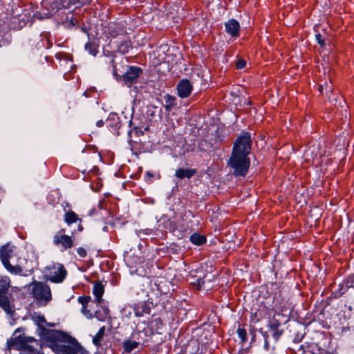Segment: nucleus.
Returning <instances> with one entry per match:
<instances>
[{"instance_id": "nucleus-29", "label": "nucleus", "mask_w": 354, "mask_h": 354, "mask_svg": "<svg viewBox=\"0 0 354 354\" xmlns=\"http://www.w3.org/2000/svg\"><path fill=\"white\" fill-rule=\"evenodd\" d=\"M89 300V297H79V301L80 303H82V306H86V305L88 303Z\"/></svg>"}, {"instance_id": "nucleus-10", "label": "nucleus", "mask_w": 354, "mask_h": 354, "mask_svg": "<svg viewBox=\"0 0 354 354\" xmlns=\"http://www.w3.org/2000/svg\"><path fill=\"white\" fill-rule=\"evenodd\" d=\"M225 30L232 37H236L239 35L240 25L238 21L231 19L225 24Z\"/></svg>"}, {"instance_id": "nucleus-18", "label": "nucleus", "mask_w": 354, "mask_h": 354, "mask_svg": "<svg viewBox=\"0 0 354 354\" xmlns=\"http://www.w3.org/2000/svg\"><path fill=\"white\" fill-rule=\"evenodd\" d=\"M105 327L102 326L100 328L97 334L93 337L92 342L94 345L99 346L101 344V341L104 336Z\"/></svg>"}, {"instance_id": "nucleus-28", "label": "nucleus", "mask_w": 354, "mask_h": 354, "mask_svg": "<svg viewBox=\"0 0 354 354\" xmlns=\"http://www.w3.org/2000/svg\"><path fill=\"white\" fill-rule=\"evenodd\" d=\"M77 252L78 255L82 258L86 257V250L81 247L78 248L77 249Z\"/></svg>"}, {"instance_id": "nucleus-11", "label": "nucleus", "mask_w": 354, "mask_h": 354, "mask_svg": "<svg viewBox=\"0 0 354 354\" xmlns=\"http://www.w3.org/2000/svg\"><path fill=\"white\" fill-rule=\"evenodd\" d=\"M76 223H77V230H74L72 233H75L77 232H80L82 231L83 226L82 225V219L78 216L77 214L72 211L68 212V226Z\"/></svg>"}, {"instance_id": "nucleus-21", "label": "nucleus", "mask_w": 354, "mask_h": 354, "mask_svg": "<svg viewBox=\"0 0 354 354\" xmlns=\"http://www.w3.org/2000/svg\"><path fill=\"white\" fill-rule=\"evenodd\" d=\"M132 268L134 269L130 270V274L131 275L136 274L139 276L144 277L147 274L146 270L145 269V267L140 266V267H132Z\"/></svg>"}, {"instance_id": "nucleus-16", "label": "nucleus", "mask_w": 354, "mask_h": 354, "mask_svg": "<svg viewBox=\"0 0 354 354\" xmlns=\"http://www.w3.org/2000/svg\"><path fill=\"white\" fill-rule=\"evenodd\" d=\"M93 292L96 297L97 301L100 302L104 293V286L101 283H95L93 288Z\"/></svg>"}, {"instance_id": "nucleus-27", "label": "nucleus", "mask_w": 354, "mask_h": 354, "mask_svg": "<svg viewBox=\"0 0 354 354\" xmlns=\"http://www.w3.org/2000/svg\"><path fill=\"white\" fill-rule=\"evenodd\" d=\"M82 312L86 318L91 319L93 317L92 313L86 309V306H82Z\"/></svg>"}, {"instance_id": "nucleus-24", "label": "nucleus", "mask_w": 354, "mask_h": 354, "mask_svg": "<svg viewBox=\"0 0 354 354\" xmlns=\"http://www.w3.org/2000/svg\"><path fill=\"white\" fill-rule=\"evenodd\" d=\"M8 270L13 274H24L22 273V268L21 267H6Z\"/></svg>"}, {"instance_id": "nucleus-25", "label": "nucleus", "mask_w": 354, "mask_h": 354, "mask_svg": "<svg viewBox=\"0 0 354 354\" xmlns=\"http://www.w3.org/2000/svg\"><path fill=\"white\" fill-rule=\"evenodd\" d=\"M246 65V62L243 58H238L236 62V67L238 69H242Z\"/></svg>"}, {"instance_id": "nucleus-22", "label": "nucleus", "mask_w": 354, "mask_h": 354, "mask_svg": "<svg viewBox=\"0 0 354 354\" xmlns=\"http://www.w3.org/2000/svg\"><path fill=\"white\" fill-rule=\"evenodd\" d=\"M85 48L92 55H95L97 53V46L94 43L88 42L86 44Z\"/></svg>"}, {"instance_id": "nucleus-19", "label": "nucleus", "mask_w": 354, "mask_h": 354, "mask_svg": "<svg viewBox=\"0 0 354 354\" xmlns=\"http://www.w3.org/2000/svg\"><path fill=\"white\" fill-rule=\"evenodd\" d=\"M139 343L133 340H126L123 342V347L125 351L131 352L134 348H137Z\"/></svg>"}, {"instance_id": "nucleus-4", "label": "nucleus", "mask_w": 354, "mask_h": 354, "mask_svg": "<svg viewBox=\"0 0 354 354\" xmlns=\"http://www.w3.org/2000/svg\"><path fill=\"white\" fill-rule=\"evenodd\" d=\"M9 287L10 279L6 277H0V306L8 314L12 312L10 301L5 295Z\"/></svg>"}, {"instance_id": "nucleus-15", "label": "nucleus", "mask_w": 354, "mask_h": 354, "mask_svg": "<svg viewBox=\"0 0 354 354\" xmlns=\"http://www.w3.org/2000/svg\"><path fill=\"white\" fill-rule=\"evenodd\" d=\"M319 91L323 94L325 91V93L328 95V98H330V93L333 91V85L330 81L329 82H326L324 84H321L319 86Z\"/></svg>"}, {"instance_id": "nucleus-37", "label": "nucleus", "mask_w": 354, "mask_h": 354, "mask_svg": "<svg viewBox=\"0 0 354 354\" xmlns=\"http://www.w3.org/2000/svg\"><path fill=\"white\" fill-rule=\"evenodd\" d=\"M65 220H66V213L64 214Z\"/></svg>"}, {"instance_id": "nucleus-36", "label": "nucleus", "mask_w": 354, "mask_h": 354, "mask_svg": "<svg viewBox=\"0 0 354 354\" xmlns=\"http://www.w3.org/2000/svg\"><path fill=\"white\" fill-rule=\"evenodd\" d=\"M39 320L41 322H44V317H39Z\"/></svg>"}, {"instance_id": "nucleus-9", "label": "nucleus", "mask_w": 354, "mask_h": 354, "mask_svg": "<svg viewBox=\"0 0 354 354\" xmlns=\"http://www.w3.org/2000/svg\"><path fill=\"white\" fill-rule=\"evenodd\" d=\"M141 71L138 67H130L124 75V81L125 84L130 86L139 77Z\"/></svg>"}, {"instance_id": "nucleus-1", "label": "nucleus", "mask_w": 354, "mask_h": 354, "mask_svg": "<svg viewBox=\"0 0 354 354\" xmlns=\"http://www.w3.org/2000/svg\"><path fill=\"white\" fill-rule=\"evenodd\" d=\"M251 150L250 135L247 132L241 133L235 140L229 165L236 176H245L250 167L248 157Z\"/></svg>"}, {"instance_id": "nucleus-12", "label": "nucleus", "mask_w": 354, "mask_h": 354, "mask_svg": "<svg viewBox=\"0 0 354 354\" xmlns=\"http://www.w3.org/2000/svg\"><path fill=\"white\" fill-rule=\"evenodd\" d=\"M19 330H16L13 334L15 337H11L8 341V346L10 348H21L25 343L24 338L21 335H17V333Z\"/></svg>"}, {"instance_id": "nucleus-2", "label": "nucleus", "mask_w": 354, "mask_h": 354, "mask_svg": "<svg viewBox=\"0 0 354 354\" xmlns=\"http://www.w3.org/2000/svg\"><path fill=\"white\" fill-rule=\"evenodd\" d=\"M162 283L165 285L166 283V281L162 279L157 278L153 280H151L149 278L143 279V290L147 292L149 297H158L162 293H166V288L163 287Z\"/></svg>"}, {"instance_id": "nucleus-6", "label": "nucleus", "mask_w": 354, "mask_h": 354, "mask_svg": "<svg viewBox=\"0 0 354 354\" xmlns=\"http://www.w3.org/2000/svg\"><path fill=\"white\" fill-rule=\"evenodd\" d=\"M193 89V86L189 80H182L177 85L178 95L181 98L187 97Z\"/></svg>"}, {"instance_id": "nucleus-34", "label": "nucleus", "mask_w": 354, "mask_h": 354, "mask_svg": "<svg viewBox=\"0 0 354 354\" xmlns=\"http://www.w3.org/2000/svg\"><path fill=\"white\" fill-rule=\"evenodd\" d=\"M96 125L98 127H102L103 125H104V121L100 120H98L97 122H96Z\"/></svg>"}, {"instance_id": "nucleus-30", "label": "nucleus", "mask_w": 354, "mask_h": 354, "mask_svg": "<svg viewBox=\"0 0 354 354\" xmlns=\"http://www.w3.org/2000/svg\"><path fill=\"white\" fill-rule=\"evenodd\" d=\"M91 0H69V3L72 4L75 3H86L90 2Z\"/></svg>"}, {"instance_id": "nucleus-13", "label": "nucleus", "mask_w": 354, "mask_h": 354, "mask_svg": "<svg viewBox=\"0 0 354 354\" xmlns=\"http://www.w3.org/2000/svg\"><path fill=\"white\" fill-rule=\"evenodd\" d=\"M195 173V169L180 168L176 171V176L181 179L190 178Z\"/></svg>"}, {"instance_id": "nucleus-14", "label": "nucleus", "mask_w": 354, "mask_h": 354, "mask_svg": "<svg viewBox=\"0 0 354 354\" xmlns=\"http://www.w3.org/2000/svg\"><path fill=\"white\" fill-rule=\"evenodd\" d=\"M164 99L165 102L164 107L167 111H171L177 105L176 102V99L174 96L167 94L164 96Z\"/></svg>"}, {"instance_id": "nucleus-23", "label": "nucleus", "mask_w": 354, "mask_h": 354, "mask_svg": "<svg viewBox=\"0 0 354 354\" xmlns=\"http://www.w3.org/2000/svg\"><path fill=\"white\" fill-rule=\"evenodd\" d=\"M53 349L57 354H66V348L64 345L59 346L56 344Z\"/></svg>"}, {"instance_id": "nucleus-33", "label": "nucleus", "mask_w": 354, "mask_h": 354, "mask_svg": "<svg viewBox=\"0 0 354 354\" xmlns=\"http://www.w3.org/2000/svg\"><path fill=\"white\" fill-rule=\"evenodd\" d=\"M67 243H68V248H71L72 245H73V241L71 239L70 236H68V241H67Z\"/></svg>"}, {"instance_id": "nucleus-32", "label": "nucleus", "mask_w": 354, "mask_h": 354, "mask_svg": "<svg viewBox=\"0 0 354 354\" xmlns=\"http://www.w3.org/2000/svg\"><path fill=\"white\" fill-rule=\"evenodd\" d=\"M119 50L120 51H121L122 53H124L127 51V46L124 44H122L120 47H119Z\"/></svg>"}, {"instance_id": "nucleus-20", "label": "nucleus", "mask_w": 354, "mask_h": 354, "mask_svg": "<svg viewBox=\"0 0 354 354\" xmlns=\"http://www.w3.org/2000/svg\"><path fill=\"white\" fill-rule=\"evenodd\" d=\"M55 243L56 245L61 244L64 248H66V236L64 234H57L55 236Z\"/></svg>"}, {"instance_id": "nucleus-7", "label": "nucleus", "mask_w": 354, "mask_h": 354, "mask_svg": "<svg viewBox=\"0 0 354 354\" xmlns=\"http://www.w3.org/2000/svg\"><path fill=\"white\" fill-rule=\"evenodd\" d=\"M77 353L88 354V352L75 338L68 335V354H76Z\"/></svg>"}, {"instance_id": "nucleus-26", "label": "nucleus", "mask_w": 354, "mask_h": 354, "mask_svg": "<svg viewBox=\"0 0 354 354\" xmlns=\"http://www.w3.org/2000/svg\"><path fill=\"white\" fill-rule=\"evenodd\" d=\"M237 333H238L239 338L242 341H245L246 339V332L244 329L239 328L237 330Z\"/></svg>"}, {"instance_id": "nucleus-31", "label": "nucleus", "mask_w": 354, "mask_h": 354, "mask_svg": "<svg viewBox=\"0 0 354 354\" xmlns=\"http://www.w3.org/2000/svg\"><path fill=\"white\" fill-rule=\"evenodd\" d=\"M316 39L320 45L323 46L324 44V40L322 39L320 35H316Z\"/></svg>"}, {"instance_id": "nucleus-35", "label": "nucleus", "mask_w": 354, "mask_h": 354, "mask_svg": "<svg viewBox=\"0 0 354 354\" xmlns=\"http://www.w3.org/2000/svg\"><path fill=\"white\" fill-rule=\"evenodd\" d=\"M77 22L76 20L75 19H71V22H70V25H71L72 26H74L75 25V23ZM69 26V24H68V26Z\"/></svg>"}, {"instance_id": "nucleus-17", "label": "nucleus", "mask_w": 354, "mask_h": 354, "mask_svg": "<svg viewBox=\"0 0 354 354\" xmlns=\"http://www.w3.org/2000/svg\"><path fill=\"white\" fill-rule=\"evenodd\" d=\"M190 241L196 245H202L206 242V237L198 233H194L190 236Z\"/></svg>"}, {"instance_id": "nucleus-3", "label": "nucleus", "mask_w": 354, "mask_h": 354, "mask_svg": "<svg viewBox=\"0 0 354 354\" xmlns=\"http://www.w3.org/2000/svg\"><path fill=\"white\" fill-rule=\"evenodd\" d=\"M33 297L37 301L45 305L51 299L50 288L42 283H35L32 289Z\"/></svg>"}, {"instance_id": "nucleus-38", "label": "nucleus", "mask_w": 354, "mask_h": 354, "mask_svg": "<svg viewBox=\"0 0 354 354\" xmlns=\"http://www.w3.org/2000/svg\"><path fill=\"white\" fill-rule=\"evenodd\" d=\"M267 346H268V344H267V342H266L265 347H267Z\"/></svg>"}, {"instance_id": "nucleus-5", "label": "nucleus", "mask_w": 354, "mask_h": 354, "mask_svg": "<svg viewBox=\"0 0 354 354\" xmlns=\"http://www.w3.org/2000/svg\"><path fill=\"white\" fill-rule=\"evenodd\" d=\"M64 267H48L45 272V276L47 279L59 283L63 281L65 276Z\"/></svg>"}, {"instance_id": "nucleus-8", "label": "nucleus", "mask_w": 354, "mask_h": 354, "mask_svg": "<svg viewBox=\"0 0 354 354\" xmlns=\"http://www.w3.org/2000/svg\"><path fill=\"white\" fill-rule=\"evenodd\" d=\"M14 246L10 244L3 245L0 249V259L3 266H11L9 259L14 254Z\"/></svg>"}]
</instances>
